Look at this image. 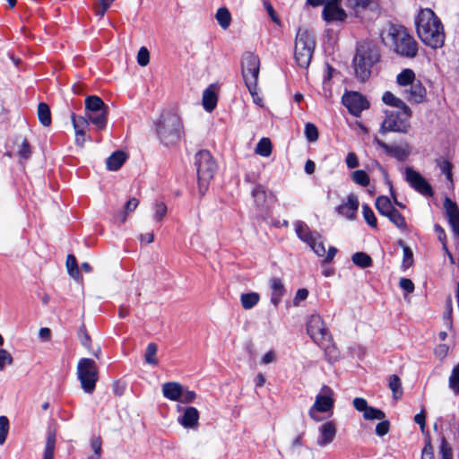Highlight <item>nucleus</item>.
Listing matches in <instances>:
<instances>
[{"instance_id": "1", "label": "nucleus", "mask_w": 459, "mask_h": 459, "mask_svg": "<svg viewBox=\"0 0 459 459\" xmlns=\"http://www.w3.org/2000/svg\"><path fill=\"white\" fill-rule=\"evenodd\" d=\"M415 23L418 36L424 44L432 48H438L444 45L443 25L431 9L420 10Z\"/></svg>"}, {"instance_id": "2", "label": "nucleus", "mask_w": 459, "mask_h": 459, "mask_svg": "<svg viewBox=\"0 0 459 459\" xmlns=\"http://www.w3.org/2000/svg\"><path fill=\"white\" fill-rule=\"evenodd\" d=\"M379 60L377 45L371 40H364L358 44L352 65L356 77L367 81L371 74L372 66Z\"/></svg>"}, {"instance_id": "3", "label": "nucleus", "mask_w": 459, "mask_h": 459, "mask_svg": "<svg viewBox=\"0 0 459 459\" xmlns=\"http://www.w3.org/2000/svg\"><path fill=\"white\" fill-rule=\"evenodd\" d=\"M381 38L385 45L393 47L401 56L414 57L417 55V43L403 27L390 25L382 31Z\"/></svg>"}, {"instance_id": "4", "label": "nucleus", "mask_w": 459, "mask_h": 459, "mask_svg": "<svg viewBox=\"0 0 459 459\" xmlns=\"http://www.w3.org/2000/svg\"><path fill=\"white\" fill-rule=\"evenodd\" d=\"M157 134L163 144H176L183 135L180 117L174 113L162 114L157 125Z\"/></svg>"}, {"instance_id": "5", "label": "nucleus", "mask_w": 459, "mask_h": 459, "mask_svg": "<svg viewBox=\"0 0 459 459\" xmlns=\"http://www.w3.org/2000/svg\"><path fill=\"white\" fill-rule=\"evenodd\" d=\"M385 118L381 123L379 133L385 134L390 132L407 134L411 129L412 111L410 107L403 109L385 110Z\"/></svg>"}, {"instance_id": "6", "label": "nucleus", "mask_w": 459, "mask_h": 459, "mask_svg": "<svg viewBox=\"0 0 459 459\" xmlns=\"http://www.w3.org/2000/svg\"><path fill=\"white\" fill-rule=\"evenodd\" d=\"M315 39L311 32L299 29L296 36L294 58L299 66L307 68L315 50Z\"/></svg>"}, {"instance_id": "7", "label": "nucleus", "mask_w": 459, "mask_h": 459, "mask_svg": "<svg viewBox=\"0 0 459 459\" xmlns=\"http://www.w3.org/2000/svg\"><path fill=\"white\" fill-rule=\"evenodd\" d=\"M334 393L332 388L323 385L316 394L314 404L308 410L309 417L316 422L324 420L319 413H328V417L333 415L334 407Z\"/></svg>"}, {"instance_id": "8", "label": "nucleus", "mask_w": 459, "mask_h": 459, "mask_svg": "<svg viewBox=\"0 0 459 459\" xmlns=\"http://www.w3.org/2000/svg\"><path fill=\"white\" fill-rule=\"evenodd\" d=\"M195 166L199 190L204 192L215 174L217 165L208 151H200L195 155Z\"/></svg>"}, {"instance_id": "9", "label": "nucleus", "mask_w": 459, "mask_h": 459, "mask_svg": "<svg viewBox=\"0 0 459 459\" xmlns=\"http://www.w3.org/2000/svg\"><path fill=\"white\" fill-rule=\"evenodd\" d=\"M294 227L301 241L307 244L318 256H325L326 250L319 233L310 230L309 227L301 221H296Z\"/></svg>"}, {"instance_id": "10", "label": "nucleus", "mask_w": 459, "mask_h": 459, "mask_svg": "<svg viewBox=\"0 0 459 459\" xmlns=\"http://www.w3.org/2000/svg\"><path fill=\"white\" fill-rule=\"evenodd\" d=\"M241 71L246 86L254 89L255 83L258 82L260 71L259 57L250 52L244 54L241 62Z\"/></svg>"}, {"instance_id": "11", "label": "nucleus", "mask_w": 459, "mask_h": 459, "mask_svg": "<svg viewBox=\"0 0 459 459\" xmlns=\"http://www.w3.org/2000/svg\"><path fill=\"white\" fill-rule=\"evenodd\" d=\"M307 331L313 341L317 344H325L331 341V333L323 318L319 315H312L307 323Z\"/></svg>"}, {"instance_id": "12", "label": "nucleus", "mask_w": 459, "mask_h": 459, "mask_svg": "<svg viewBox=\"0 0 459 459\" xmlns=\"http://www.w3.org/2000/svg\"><path fill=\"white\" fill-rule=\"evenodd\" d=\"M406 182L415 191L425 196H431L433 190L429 183L413 168L406 167L403 171Z\"/></svg>"}, {"instance_id": "13", "label": "nucleus", "mask_w": 459, "mask_h": 459, "mask_svg": "<svg viewBox=\"0 0 459 459\" xmlns=\"http://www.w3.org/2000/svg\"><path fill=\"white\" fill-rule=\"evenodd\" d=\"M342 103L351 114L359 117L361 112L368 109L369 103L367 99L357 91H351L342 96Z\"/></svg>"}, {"instance_id": "14", "label": "nucleus", "mask_w": 459, "mask_h": 459, "mask_svg": "<svg viewBox=\"0 0 459 459\" xmlns=\"http://www.w3.org/2000/svg\"><path fill=\"white\" fill-rule=\"evenodd\" d=\"M373 143L381 148L386 155L401 161L405 160L411 154V146L407 143L399 145H390L380 140L377 136L374 137Z\"/></svg>"}, {"instance_id": "15", "label": "nucleus", "mask_w": 459, "mask_h": 459, "mask_svg": "<svg viewBox=\"0 0 459 459\" xmlns=\"http://www.w3.org/2000/svg\"><path fill=\"white\" fill-rule=\"evenodd\" d=\"M359 206V201L355 194H350L346 199L336 207V212L349 221H354Z\"/></svg>"}, {"instance_id": "16", "label": "nucleus", "mask_w": 459, "mask_h": 459, "mask_svg": "<svg viewBox=\"0 0 459 459\" xmlns=\"http://www.w3.org/2000/svg\"><path fill=\"white\" fill-rule=\"evenodd\" d=\"M337 433V426L334 421L330 420L321 424L318 428V437L316 444L320 447H325L331 444Z\"/></svg>"}, {"instance_id": "17", "label": "nucleus", "mask_w": 459, "mask_h": 459, "mask_svg": "<svg viewBox=\"0 0 459 459\" xmlns=\"http://www.w3.org/2000/svg\"><path fill=\"white\" fill-rule=\"evenodd\" d=\"M71 120L74 129L75 144L82 148L85 142L91 140V137L86 135V133L89 129L88 124L83 118L77 117L74 113L71 116Z\"/></svg>"}, {"instance_id": "18", "label": "nucleus", "mask_w": 459, "mask_h": 459, "mask_svg": "<svg viewBox=\"0 0 459 459\" xmlns=\"http://www.w3.org/2000/svg\"><path fill=\"white\" fill-rule=\"evenodd\" d=\"M403 94L406 99L413 103H422L427 97V90L420 80H416L407 89H403Z\"/></svg>"}, {"instance_id": "19", "label": "nucleus", "mask_w": 459, "mask_h": 459, "mask_svg": "<svg viewBox=\"0 0 459 459\" xmlns=\"http://www.w3.org/2000/svg\"><path fill=\"white\" fill-rule=\"evenodd\" d=\"M323 17L327 22H342L346 18V13L344 10L340 7L339 4L325 2L323 10Z\"/></svg>"}, {"instance_id": "20", "label": "nucleus", "mask_w": 459, "mask_h": 459, "mask_svg": "<svg viewBox=\"0 0 459 459\" xmlns=\"http://www.w3.org/2000/svg\"><path fill=\"white\" fill-rule=\"evenodd\" d=\"M108 111L99 112H91L84 113L83 116H76L77 117L83 118L87 124L88 127L90 125H93L96 130L100 131L106 128L108 123Z\"/></svg>"}, {"instance_id": "21", "label": "nucleus", "mask_w": 459, "mask_h": 459, "mask_svg": "<svg viewBox=\"0 0 459 459\" xmlns=\"http://www.w3.org/2000/svg\"><path fill=\"white\" fill-rule=\"evenodd\" d=\"M270 287L272 290L271 302L277 307L285 294L283 282L279 278H272L270 280Z\"/></svg>"}, {"instance_id": "22", "label": "nucleus", "mask_w": 459, "mask_h": 459, "mask_svg": "<svg viewBox=\"0 0 459 459\" xmlns=\"http://www.w3.org/2000/svg\"><path fill=\"white\" fill-rule=\"evenodd\" d=\"M446 210L449 223L454 232L459 237V210L456 204L448 199L446 201Z\"/></svg>"}, {"instance_id": "23", "label": "nucleus", "mask_w": 459, "mask_h": 459, "mask_svg": "<svg viewBox=\"0 0 459 459\" xmlns=\"http://www.w3.org/2000/svg\"><path fill=\"white\" fill-rule=\"evenodd\" d=\"M84 113L108 111V107L104 101L98 96L91 95L85 99Z\"/></svg>"}, {"instance_id": "24", "label": "nucleus", "mask_w": 459, "mask_h": 459, "mask_svg": "<svg viewBox=\"0 0 459 459\" xmlns=\"http://www.w3.org/2000/svg\"><path fill=\"white\" fill-rule=\"evenodd\" d=\"M183 386L176 382H169L163 385V395L171 401H179Z\"/></svg>"}, {"instance_id": "25", "label": "nucleus", "mask_w": 459, "mask_h": 459, "mask_svg": "<svg viewBox=\"0 0 459 459\" xmlns=\"http://www.w3.org/2000/svg\"><path fill=\"white\" fill-rule=\"evenodd\" d=\"M198 420V411L195 407H187L179 422L186 428H194L197 425Z\"/></svg>"}, {"instance_id": "26", "label": "nucleus", "mask_w": 459, "mask_h": 459, "mask_svg": "<svg viewBox=\"0 0 459 459\" xmlns=\"http://www.w3.org/2000/svg\"><path fill=\"white\" fill-rule=\"evenodd\" d=\"M346 5L358 14L362 10L377 8V3L375 0H346Z\"/></svg>"}, {"instance_id": "27", "label": "nucleus", "mask_w": 459, "mask_h": 459, "mask_svg": "<svg viewBox=\"0 0 459 459\" xmlns=\"http://www.w3.org/2000/svg\"><path fill=\"white\" fill-rule=\"evenodd\" d=\"M217 95L212 86L208 87L203 93V106L208 112L212 111L217 105Z\"/></svg>"}, {"instance_id": "28", "label": "nucleus", "mask_w": 459, "mask_h": 459, "mask_svg": "<svg viewBox=\"0 0 459 459\" xmlns=\"http://www.w3.org/2000/svg\"><path fill=\"white\" fill-rule=\"evenodd\" d=\"M415 73L409 68L403 69L396 77V82L399 86L407 89L416 81Z\"/></svg>"}, {"instance_id": "29", "label": "nucleus", "mask_w": 459, "mask_h": 459, "mask_svg": "<svg viewBox=\"0 0 459 459\" xmlns=\"http://www.w3.org/2000/svg\"><path fill=\"white\" fill-rule=\"evenodd\" d=\"M376 208L380 214L387 217L395 208L387 196H378L376 200Z\"/></svg>"}, {"instance_id": "30", "label": "nucleus", "mask_w": 459, "mask_h": 459, "mask_svg": "<svg viewBox=\"0 0 459 459\" xmlns=\"http://www.w3.org/2000/svg\"><path fill=\"white\" fill-rule=\"evenodd\" d=\"M78 378L85 393L91 394L94 391L98 375H78Z\"/></svg>"}, {"instance_id": "31", "label": "nucleus", "mask_w": 459, "mask_h": 459, "mask_svg": "<svg viewBox=\"0 0 459 459\" xmlns=\"http://www.w3.org/2000/svg\"><path fill=\"white\" fill-rule=\"evenodd\" d=\"M382 100L387 106L395 108L396 109H403L404 107H409L403 100L394 95L391 91L384 92Z\"/></svg>"}, {"instance_id": "32", "label": "nucleus", "mask_w": 459, "mask_h": 459, "mask_svg": "<svg viewBox=\"0 0 459 459\" xmlns=\"http://www.w3.org/2000/svg\"><path fill=\"white\" fill-rule=\"evenodd\" d=\"M126 161V155L123 152H116L107 160V168L109 170L118 169Z\"/></svg>"}, {"instance_id": "33", "label": "nucleus", "mask_w": 459, "mask_h": 459, "mask_svg": "<svg viewBox=\"0 0 459 459\" xmlns=\"http://www.w3.org/2000/svg\"><path fill=\"white\" fill-rule=\"evenodd\" d=\"M66 268L69 275L77 281H82V278L80 273L77 261L74 255H68L66 258Z\"/></svg>"}, {"instance_id": "34", "label": "nucleus", "mask_w": 459, "mask_h": 459, "mask_svg": "<svg viewBox=\"0 0 459 459\" xmlns=\"http://www.w3.org/2000/svg\"><path fill=\"white\" fill-rule=\"evenodd\" d=\"M215 19L223 30H227L231 22V14L228 8L220 7L215 14Z\"/></svg>"}, {"instance_id": "35", "label": "nucleus", "mask_w": 459, "mask_h": 459, "mask_svg": "<svg viewBox=\"0 0 459 459\" xmlns=\"http://www.w3.org/2000/svg\"><path fill=\"white\" fill-rule=\"evenodd\" d=\"M259 300L260 296L257 292L244 293L240 296L241 306L247 310L253 308Z\"/></svg>"}, {"instance_id": "36", "label": "nucleus", "mask_w": 459, "mask_h": 459, "mask_svg": "<svg viewBox=\"0 0 459 459\" xmlns=\"http://www.w3.org/2000/svg\"><path fill=\"white\" fill-rule=\"evenodd\" d=\"M56 446V433L53 430L48 431L47 441L43 459H53Z\"/></svg>"}, {"instance_id": "37", "label": "nucleus", "mask_w": 459, "mask_h": 459, "mask_svg": "<svg viewBox=\"0 0 459 459\" xmlns=\"http://www.w3.org/2000/svg\"><path fill=\"white\" fill-rule=\"evenodd\" d=\"M325 351V354L330 362L336 361L340 357V351L338 348L333 343L332 340L325 342L324 344H318Z\"/></svg>"}, {"instance_id": "38", "label": "nucleus", "mask_w": 459, "mask_h": 459, "mask_svg": "<svg viewBox=\"0 0 459 459\" xmlns=\"http://www.w3.org/2000/svg\"><path fill=\"white\" fill-rule=\"evenodd\" d=\"M38 117L39 122L44 126H48L51 125V113L50 108L46 103H39L38 106Z\"/></svg>"}, {"instance_id": "39", "label": "nucleus", "mask_w": 459, "mask_h": 459, "mask_svg": "<svg viewBox=\"0 0 459 459\" xmlns=\"http://www.w3.org/2000/svg\"><path fill=\"white\" fill-rule=\"evenodd\" d=\"M78 373H97L99 368H97L95 361L91 359H82L77 365Z\"/></svg>"}, {"instance_id": "40", "label": "nucleus", "mask_w": 459, "mask_h": 459, "mask_svg": "<svg viewBox=\"0 0 459 459\" xmlns=\"http://www.w3.org/2000/svg\"><path fill=\"white\" fill-rule=\"evenodd\" d=\"M255 153L263 156L268 157L272 153V143L268 138H262L255 147Z\"/></svg>"}, {"instance_id": "41", "label": "nucleus", "mask_w": 459, "mask_h": 459, "mask_svg": "<svg viewBox=\"0 0 459 459\" xmlns=\"http://www.w3.org/2000/svg\"><path fill=\"white\" fill-rule=\"evenodd\" d=\"M352 262L361 267V268H367L369 267L372 264V259L371 257L363 252H357L352 255Z\"/></svg>"}, {"instance_id": "42", "label": "nucleus", "mask_w": 459, "mask_h": 459, "mask_svg": "<svg viewBox=\"0 0 459 459\" xmlns=\"http://www.w3.org/2000/svg\"><path fill=\"white\" fill-rule=\"evenodd\" d=\"M157 351L158 346L154 342L149 343L144 353L145 362L151 365H156L158 363Z\"/></svg>"}, {"instance_id": "43", "label": "nucleus", "mask_w": 459, "mask_h": 459, "mask_svg": "<svg viewBox=\"0 0 459 459\" xmlns=\"http://www.w3.org/2000/svg\"><path fill=\"white\" fill-rule=\"evenodd\" d=\"M389 387L394 399H399L403 394L402 383L397 375H393L389 379Z\"/></svg>"}, {"instance_id": "44", "label": "nucleus", "mask_w": 459, "mask_h": 459, "mask_svg": "<svg viewBox=\"0 0 459 459\" xmlns=\"http://www.w3.org/2000/svg\"><path fill=\"white\" fill-rule=\"evenodd\" d=\"M138 204H139L138 199H136L134 197L130 198L125 205V212H121L120 214L117 215V220L120 222H124L126 220L127 214L130 212H133L137 208Z\"/></svg>"}, {"instance_id": "45", "label": "nucleus", "mask_w": 459, "mask_h": 459, "mask_svg": "<svg viewBox=\"0 0 459 459\" xmlns=\"http://www.w3.org/2000/svg\"><path fill=\"white\" fill-rule=\"evenodd\" d=\"M351 179L354 181V183L361 186H368L370 182L368 175L361 169L353 171L351 173Z\"/></svg>"}, {"instance_id": "46", "label": "nucleus", "mask_w": 459, "mask_h": 459, "mask_svg": "<svg viewBox=\"0 0 459 459\" xmlns=\"http://www.w3.org/2000/svg\"><path fill=\"white\" fill-rule=\"evenodd\" d=\"M362 213H363V218L366 221V222L368 224V226L376 229L377 227V221L374 212L368 204L362 205Z\"/></svg>"}, {"instance_id": "47", "label": "nucleus", "mask_w": 459, "mask_h": 459, "mask_svg": "<svg viewBox=\"0 0 459 459\" xmlns=\"http://www.w3.org/2000/svg\"><path fill=\"white\" fill-rule=\"evenodd\" d=\"M387 218L392 221L397 228L400 230H406V221L404 217L396 210L394 209L388 216Z\"/></svg>"}, {"instance_id": "48", "label": "nucleus", "mask_w": 459, "mask_h": 459, "mask_svg": "<svg viewBox=\"0 0 459 459\" xmlns=\"http://www.w3.org/2000/svg\"><path fill=\"white\" fill-rule=\"evenodd\" d=\"M365 420H383L385 415L384 411L379 409L368 406L365 413L363 414Z\"/></svg>"}, {"instance_id": "49", "label": "nucleus", "mask_w": 459, "mask_h": 459, "mask_svg": "<svg viewBox=\"0 0 459 459\" xmlns=\"http://www.w3.org/2000/svg\"><path fill=\"white\" fill-rule=\"evenodd\" d=\"M153 219L157 222H160L167 214V206L164 203H156L153 205Z\"/></svg>"}, {"instance_id": "50", "label": "nucleus", "mask_w": 459, "mask_h": 459, "mask_svg": "<svg viewBox=\"0 0 459 459\" xmlns=\"http://www.w3.org/2000/svg\"><path fill=\"white\" fill-rule=\"evenodd\" d=\"M305 135L308 142H316L319 135L316 126L312 123H307L305 125Z\"/></svg>"}, {"instance_id": "51", "label": "nucleus", "mask_w": 459, "mask_h": 459, "mask_svg": "<svg viewBox=\"0 0 459 459\" xmlns=\"http://www.w3.org/2000/svg\"><path fill=\"white\" fill-rule=\"evenodd\" d=\"M438 166L443 174L446 175L447 180L450 182L453 181V173H452V163L447 160H438Z\"/></svg>"}, {"instance_id": "52", "label": "nucleus", "mask_w": 459, "mask_h": 459, "mask_svg": "<svg viewBox=\"0 0 459 459\" xmlns=\"http://www.w3.org/2000/svg\"><path fill=\"white\" fill-rule=\"evenodd\" d=\"M9 431V420L5 416H0V445L5 442Z\"/></svg>"}, {"instance_id": "53", "label": "nucleus", "mask_w": 459, "mask_h": 459, "mask_svg": "<svg viewBox=\"0 0 459 459\" xmlns=\"http://www.w3.org/2000/svg\"><path fill=\"white\" fill-rule=\"evenodd\" d=\"M252 195L255 198V202L258 205H262L265 200V190L262 186H256L252 191Z\"/></svg>"}, {"instance_id": "54", "label": "nucleus", "mask_w": 459, "mask_h": 459, "mask_svg": "<svg viewBox=\"0 0 459 459\" xmlns=\"http://www.w3.org/2000/svg\"><path fill=\"white\" fill-rule=\"evenodd\" d=\"M13 363V357L9 351L0 349V371L4 370L5 366Z\"/></svg>"}, {"instance_id": "55", "label": "nucleus", "mask_w": 459, "mask_h": 459, "mask_svg": "<svg viewBox=\"0 0 459 459\" xmlns=\"http://www.w3.org/2000/svg\"><path fill=\"white\" fill-rule=\"evenodd\" d=\"M137 62L141 66H146L150 62V53L145 47H142L137 54Z\"/></svg>"}, {"instance_id": "56", "label": "nucleus", "mask_w": 459, "mask_h": 459, "mask_svg": "<svg viewBox=\"0 0 459 459\" xmlns=\"http://www.w3.org/2000/svg\"><path fill=\"white\" fill-rule=\"evenodd\" d=\"M30 153H31V151H30V146L28 143L27 140L23 139L21 145H20V148L18 150V155L23 159V160H27L30 158Z\"/></svg>"}, {"instance_id": "57", "label": "nucleus", "mask_w": 459, "mask_h": 459, "mask_svg": "<svg viewBox=\"0 0 459 459\" xmlns=\"http://www.w3.org/2000/svg\"><path fill=\"white\" fill-rule=\"evenodd\" d=\"M99 5L96 7V14L103 17L105 13L110 7L114 0H98Z\"/></svg>"}, {"instance_id": "58", "label": "nucleus", "mask_w": 459, "mask_h": 459, "mask_svg": "<svg viewBox=\"0 0 459 459\" xmlns=\"http://www.w3.org/2000/svg\"><path fill=\"white\" fill-rule=\"evenodd\" d=\"M400 244L403 247V266L407 268L411 266L412 264V251L409 247L403 246L402 241L400 242Z\"/></svg>"}, {"instance_id": "59", "label": "nucleus", "mask_w": 459, "mask_h": 459, "mask_svg": "<svg viewBox=\"0 0 459 459\" xmlns=\"http://www.w3.org/2000/svg\"><path fill=\"white\" fill-rule=\"evenodd\" d=\"M345 163L349 169H355L359 167V158L355 152H349L345 158Z\"/></svg>"}, {"instance_id": "60", "label": "nucleus", "mask_w": 459, "mask_h": 459, "mask_svg": "<svg viewBox=\"0 0 459 459\" xmlns=\"http://www.w3.org/2000/svg\"><path fill=\"white\" fill-rule=\"evenodd\" d=\"M390 423L388 420H382L376 427V434L379 437H383L388 433Z\"/></svg>"}, {"instance_id": "61", "label": "nucleus", "mask_w": 459, "mask_h": 459, "mask_svg": "<svg viewBox=\"0 0 459 459\" xmlns=\"http://www.w3.org/2000/svg\"><path fill=\"white\" fill-rule=\"evenodd\" d=\"M354 408L359 411H362L363 414L368 408V402L364 398L357 397L352 402Z\"/></svg>"}, {"instance_id": "62", "label": "nucleus", "mask_w": 459, "mask_h": 459, "mask_svg": "<svg viewBox=\"0 0 459 459\" xmlns=\"http://www.w3.org/2000/svg\"><path fill=\"white\" fill-rule=\"evenodd\" d=\"M195 394L193 391L185 390L182 388V394L180 395V399L178 402L188 403L195 400Z\"/></svg>"}, {"instance_id": "63", "label": "nucleus", "mask_w": 459, "mask_h": 459, "mask_svg": "<svg viewBox=\"0 0 459 459\" xmlns=\"http://www.w3.org/2000/svg\"><path fill=\"white\" fill-rule=\"evenodd\" d=\"M102 441L100 437H94L91 440V447L93 450L94 454L100 455H101V448Z\"/></svg>"}, {"instance_id": "64", "label": "nucleus", "mask_w": 459, "mask_h": 459, "mask_svg": "<svg viewBox=\"0 0 459 459\" xmlns=\"http://www.w3.org/2000/svg\"><path fill=\"white\" fill-rule=\"evenodd\" d=\"M449 387L455 394H459V375H451L449 378Z\"/></svg>"}]
</instances>
